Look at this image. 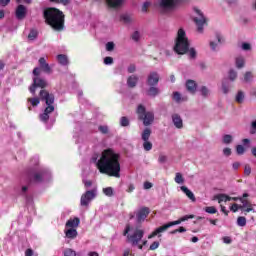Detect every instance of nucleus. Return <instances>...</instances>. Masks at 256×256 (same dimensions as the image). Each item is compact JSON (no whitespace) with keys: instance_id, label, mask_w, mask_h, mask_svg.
Masks as SVG:
<instances>
[{"instance_id":"obj_1","label":"nucleus","mask_w":256,"mask_h":256,"mask_svg":"<svg viewBox=\"0 0 256 256\" xmlns=\"http://www.w3.org/2000/svg\"><path fill=\"white\" fill-rule=\"evenodd\" d=\"M121 154L111 148L103 150L100 154H94L90 163L95 165L99 173L109 177H121Z\"/></svg>"},{"instance_id":"obj_2","label":"nucleus","mask_w":256,"mask_h":256,"mask_svg":"<svg viewBox=\"0 0 256 256\" xmlns=\"http://www.w3.org/2000/svg\"><path fill=\"white\" fill-rule=\"evenodd\" d=\"M189 38H187V33L183 28H180L177 32L174 51L178 55H185V53H189L190 59H196L197 51L195 48L189 49Z\"/></svg>"},{"instance_id":"obj_3","label":"nucleus","mask_w":256,"mask_h":256,"mask_svg":"<svg viewBox=\"0 0 256 256\" xmlns=\"http://www.w3.org/2000/svg\"><path fill=\"white\" fill-rule=\"evenodd\" d=\"M44 19L51 25L54 31H63L65 27V15L57 8H47L43 12Z\"/></svg>"},{"instance_id":"obj_4","label":"nucleus","mask_w":256,"mask_h":256,"mask_svg":"<svg viewBox=\"0 0 256 256\" xmlns=\"http://www.w3.org/2000/svg\"><path fill=\"white\" fill-rule=\"evenodd\" d=\"M124 237L127 238V243H130L132 247H138V249H143V244H140L145 237V230L141 226H131L126 225L124 232Z\"/></svg>"},{"instance_id":"obj_5","label":"nucleus","mask_w":256,"mask_h":256,"mask_svg":"<svg viewBox=\"0 0 256 256\" xmlns=\"http://www.w3.org/2000/svg\"><path fill=\"white\" fill-rule=\"evenodd\" d=\"M30 167L33 169V171H35L32 176V181H34V183H47L51 181L52 179L51 170L40 167L39 158L37 156H34L30 160Z\"/></svg>"},{"instance_id":"obj_6","label":"nucleus","mask_w":256,"mask_h":256,"mask_svg":"<svg viewBox=\"0 0 256 256\" xmlns=\"http://www.w3.org/2000/svg\"><path fill=\"white\" fill-rule=\"evenodd\" d=\"M40 99L41 101H45L47 105L44 112L40 114V121L47 123V121H49V115L55 111V106L53 105V103H55V95L48 93L47 90H41Z\"/></svg>"},{"instance_id":"obj_7","label":"nucleus","mask_w":256,"mask_h":256,"mask_svg":"<svg viewBox=\"0 0 256 256\" xmlns=\"http://www.w3.org/2000/svg\"><path fill=\"white\" fill-rule=\"evenodd\" d=\"M136 113L138 115V119H140V121H143V125L145 127H149V125H151L153 123V121H155V114H153V112L148 111L145 109V106L143 105H138Z\"/></svg>"},{"instance_id":"obj_8","label":"nucleus","mask_w":256,"mask_h":256,"mask_svg":"<svg viewBox=\"0 0 256 256\" xmlns=\"http://www.w3.org/2000/svg\"><path fill=\"white\" fill-rule=\"evenodd\" d=\"M33 84L32 87H30V93H32V95H35V88L39 87L40 89H45V87H47V80H45L44 78H41V68L36 67L33 70Z\"/></svg>"},{"instance_id":"obj_9","label":"nucleus","mask_w":256,"mask_h":256,"mask_svg":"<svg viewBox=\"0 0 256 256\" xmlns=\"http://www.w3.org/2000/svg\"><path fill=\"white\" fill-rule=\"evenodd\" d=\"M187 1L189 0H161L158 6L163 13H169V11H173L175 7L181 5V3H187Z\"/></svg>"},{"instance_id":"obj_10","label":"nucleus","mask_w":256,"mask_h":256,"mask_svg":"<svg viewBox=\"0 0 256 256\" xmlns=\"http://www.w3.org/2000/svg\"><path fill=\"white\" fill-rule=\"evenodd\" d=\"M181 219H178L176 221L169 222L168 224H164L163 226H160L156 228L151 234L148 235V239H154V237L161 238L163 237V233L169 229V227H173L175 225H181Z\"/></svg>"},{"instance_id":"obj_11","label":"nucleus","mask_w":256,"mask_h":256,"mask_svg":"<svg viewBox=\"0 0 256 256\" xmlns=\"http://www.w3.org/2000/svg\"><path fill=\"white\" fill-rule=\"evenodd\" d=\"M194 23L197 27L198 33H203V29L205 25H207V17L203 14V12L199 8H194Z\"/></svg>"},{"instance_id":"obj_12","label":"nucleus","mask_w":256,"mask_h":256,"mask_svg":"<svg viewBox=\"0 0 256 256\" xmlns=\"http://www.w3.org/2000/svg\"><path fill=\"white\" fill-rule=\"evenodd\" d=\"M95 197H97V189L86 191L80 198L81 207H89V204L93 199H95Z\"/></svg>"},{"instance_id":"obj_13","label":"nucleus","mask_w":256,"mask_h":256,"mask_svg":"<svg viewBox=\"0 0 256 256\" xmlns=\"http://www.w3.org/2000/svg\"><path fill=\"white\" fill-rule=\"evenodd\" d=\"M242 144H239L236 146V153L237 155H245V152L247 151V147L251 145V140L249 138H244L242 140Z\"/></svg>"},{"instance_id":"obj_14","label":"nucleus","mask_w":256,"mask_h":256,"mask_svg":"<svg viewBox=\"0 0 256 256\" xmlns=\"http://www.w3.org/2000/svg\"><path fill=\"white\" fill-rule=\"evenodd\" d=\"M15 15L18 21H23V19L27 17V7H25L23 4L18 5L15 11Z\"/></svg>"},{"instance_id":"obj_15","label":"nucleus","mask_w":256,"mask_h":256,"mask_svg":"<svg viewBox=\"0 0 256 256\" xmlns=\"http://www.w3.org/2000/svg\"><path fill=\"white\" fill-rule=\"evenodd\" d=\"M147 83L150 87H155L159 83V73L150 72L148 75Z\"/></svg>"},{"instance_id":"obj_16","label":"nucleus","mask_w":256,"mask_h":256,"mask_svg":"<svg viewBox=\"0 0 256 256\" xmlns=\"http://www.w3.org/2000/svg\"><path fill=\"white\" fill-rule=\"evenodd\" d=\"M149 215V208H142L136 214L137 223H143Z\"/></svg>"},{"instance_id":"obj_17","label":"nucleus","mask_w":256,"mask_h":256,"mask_svg":"<svg viewBox=\"0 0 256 256\" xmlns=\"http://www.w3.org/2000/svg\"><path fill=\"white\" fill-rule=\"evenodd\" d=\"M172 122L176 129H183V118L179 114L172 115Z\"/></svg>"},{"instance_id":"obj_18","label":"nucleus","mask_w":256,"mask_h":256,"mask_svg":"<svg viewBox=\"0 0 256 256\" xmlns=\"http://www.w3.org/2000/svg\"><path fill=\"white\" fill-rule=\"evenodd\" d=\"M81 223V220L77 217L75 218H70L67 222H66V229H76V227H79Z\"/></svg>"},{"instance_id":"obj_19","label":"nucleus","mask_w":256,"mask_h":256,"mask_svg":"<svg viewBox=\"0 0 256 256\" xmlns=\"http://www.w3.org/2000/svg\"><path fill=\"white\" fill-rule=\"evenodd\" d=\"M110 9H119L125 0H105Z\"/></svg>"},{"instance_id":"obj_20","label":"nucleus","mask_w":256,"mask_h":256,"mask_svg":"<svg viewBox=\"0 0 256 256\" xmlns=\"http://www.w3.org/2000/svg\"><path fill=\"white\" fill-rule=\"evenodd\" d=\"M213 201H218V203H227V201H231V196H228L227 194H218L214 196Z\"/></svg>"},{"instance_id":"obj_21","label":"nucleus","mask_w":256,"mask_h":256,"mask_svg":"<svg viewBox=\"0 0 256 256\" xmlns=\"http://www.w3.org/2000/svg\"><path fill=\"white\" fill-rule=\"evenodd\" d=\"M138 81H139V77H137L136 75H131L127 79V85L128 87L133 89L134 87H137Z\"/></svg>"},{"instance_id":"obj_22","label":"nucleus","mask_w":256,"mask_h":256,"mask_svg":"<svg viewBox=\"0 0 256 256\" xmlns=\"http://www.w3.org/2000/svg\"><path fill=\"white\" fill-rule=\"evenodd\" d=\"M180 189L182 192L185 193V195L188 197V199H190V201H193V202L196 201L195 194H193V192L189 190L187 186H181Z\"/></svg>"},{"instance_id":"obj_23","label":"nucleus","mask_w":256,"mask_h":256,"mask_svg":"<svg viewBox=\"0 0 256 256\" xmlns=\"http://www.w3.org/2000/svg\"><path fill=\"white\" fill-rule=\"evenodd\" d=\"M186 89L189 91V93H195L197 91V83L193 80H188L186 82Z\"/></svg>"},{"instance_id":"obj_24","label":"nucleus","mask_w":256,"mask_h":256,"mask_svg":"<svg viewBox=\"0 0 256 256\" xmlns=\"http://www.w3.org/2000/svg\"><path fill=\"white\" fill-rule=\"evenodd\" d=\"M65 235L67 237V239H75L77 238V229L76 228H68L67 230H65Z\"/></svg>"},{"instance_id":"obj_25","label":"nucleus","mask_w":256,"mask_h":256,"mask_svg":"<svg viewBox=\"0 0 256 256\" xmlns=\"http://www.w3.org/2000/svg\"><path fill=\"white\" fill-rule=\"evenodd\" d=\"M56 59H57L58 63L60 65H63L64 67L69 65V58H67V55H65V54L57 55Z\"/></svg>"},{"instance_id":"obj_26","label":"nucleus","mask_w":256,"mask_h":256,"mask_svg":"<svg viewBox=\"0 0 256 256\" xmlns=\"http://www.w3.org/2000/svg\"><path fill=\"white\" fill-rule=\"evenodd\" d=\"M236 69H243L245 67V57L237 56L235 58Z\"/></svg>"},{"instance_id":"obj_27","label":"nucleus","mask_w":256,"mask_h":256,"mask_svg":"<svg viewBox=\"0 0 256 256\" xmlns=\"http://www.w3.org/2000/svg\"><path fill=\"white\" fill-rule=\"evenodd\" d=\"M17 193L22 197H27L29 194V185H22L20 188H18Z\"/></svg>"},{"instance_id":"obj_28","label":"nucleus","mask_w":256,"mask_h":256,"mask_svg":"<svg viewBox=\"0 0 256 256\" xmlns=\"http://www.w3.org/2000/svg\"><path fill=\"white\" fill-rule=\"evenodd\" d=\"M151 138V128H145L141 133L142 141H149Z\"/></svg>"},{"instance_id":"obj_29","label":"nucleus","mask_w":256,"mask_h":256,"mask_svg":"<svg viewBox=\"0 0 256 256\" xmlns=\"http://www.w3.org/2000/svg\"><path fill=\"white\" fill-rule=\"evenodd\" d=\"M173 100H174L176 103H183V101H187V97H182V96H181V93H179V92H174V93H173Z\"/></svg>"},{"instance_id":"obj_30","label":"nucleus","mask_w":256,"mask_h":256,"mask_svg":"<svg viewBox=\"0 0 256 256\" xmlns=\"http://www.w3.org/2000/svg\"><path fill=\"white\" fill-rule=\"evenodd\" d=\"M221 43V35H216V41H210V49L217 51V45Z\"/></svg>"},{"instance_id":"obj_31","label":"nucleus","mask_w":256,"mask_h":256,"mask_svg":"<svg viewBox=\"0 0 256 256\" xmlns=\"http://www.w3.org/2000/svg\"><path fill=\"white\" fill-rule=\"evenodd\" d=\"M174 181L178 185H183L185 183V178H183V174L177 172Z\"/></svg>"},{"instance_id":"obj_32","label":"nucleus","mask_w":256,"mask_h":256,"mask_svg":"<svg viewBox=\"0 0 256 256\" xmlns=\"http://www.w3.org/2000/svg\"><path fill=\"white\" fill-rule=\"evenodd\" d=\"M202 97H209V95H211V90H209V88H207V86H202L199 89Z\"/></svg>"},{"instance_id":"obj_33","label":"nucleus","mask_w":256,"mask_h":256,"mask_svg":"<svg viewBox=\"0 0 256 256\" xmlns=\"http://www.w3.org/2000/svg\"><path fill=\"white\" fill-rule=\"evenodd\" d=\"M222 142L224 145H231V143H233V136L225 134L222 138Z\"/></svg>"},{"instance_id":"obj_34","label":"nucleus","mask_w":256,"mask_h":256,"mask_svg":"<svg viewBox=\"0 0 256 256\" xmlns=\"http://www.w3.org/2000/svg\"><path fill=\"white\" fill-rule=\"evenodd\" d=\"M39 35V32L35 29L30 30V33L28 34L29 41H35Z\"/></svg>"},{"instance_id":"obj_35","label":"nucleus","mask_w":256,"mask_h":256,"mask_svg":"<svg viewBox=\"0 0 256 256\" xmlns=\"http://www.w3.org/2000/svg\"><path fill=\"white\" fill-rule=\"evenodd\" d=\"M235 101L236 103H243V101H245V93H243V91H239L236 94Z\"/></svg>"},{"instance_id":"obj_36","label":"nucleus","mask_w":256,"mask_h":256,"mask_svg":"<svg viewBox=\"0 0 256 256\" xmlns=\"http://www.w3.org/2000/svg\"><path fill=\"white\" fill-rule=\"evenodd\" d=\"M159 93V88H157V87H150L149 89H148V95L150 96V97H157V94Z\"/></svg>"},{"instance_id":"obj_37","label":"nucleus","mask_w":256,"mask_h":256,"mask_svg":"<svg viewBox=\"0 0 256 256\" xmlns=\"http://www.w3.org/2000/svg\"><path fill=\"white\" fill-rule=\"evenodd\" d=\"M237 225L238 227H245V225H247V218L243 216H239L237 218Z\"/></svg>"},{"instance_id":"obj_38","label":"nucleus","mask_w":256,"mask_h":256,"mask_svg":"<svg viewBox=\"0 0 256 256\" xmlns=\"http://www.w3.org/2000/svg\"><path fill=\"white\" fill-rule=\"evenodd\" d=\"M28 103H30V105L32 107H37L39 105V103H41V100L37 97L35 98H28Z\"/></svg>"},{"instance_id":"obj_39","label":"nucleus","mask_w":256,"mask_h":256,"mask_svg":"<svg viewBox=\"0 0 256 256\" xmlns=\"http://www.w3.org/2000/svg\"><path fill=\"white\" fill-rule=\"evenodd\" d=\"M102 191H103L104 195H106V197H113L114 190L112 187L103 188Z\"/></svg>"},{"instance_id":"obj_40","label":"nucleus","mask_w":256,"mask_h":256,"mask_svg":"<svg viewBox=\"0 0 256 256\" xmlns=\"http://www.w3.org/2000/svg\"><path fill=\"white\" fill-rule=\"evenodd\" d=\"M143 149L144 151H151L153 149V143L149 140L143 141Z\"/></svg>"},{"instance_id":"obj_41","label":"nucleus","mask_w":256,"mask_h":256,"mask_svg":"<svg viewBox=\"0 0 256 256\" xmlns=\"http://www.w3.org/2000/svg\"><path fill=\"white\" fill-rule=\"evenodd\" d=\"M204 211L210 215H215V213H217V208H215V206H207L204 208Z\"/></svg>"},{"instance_id":"obj_42","label":"nucleus","mask_w":256,"mask_h":256,"mask_svg":"<svg viewBox=\"0 0 256 256\" xmlns=\"http://www.w3.org/2000/svg\"><path fill=\"white\" fill-rule=\"evenodd\" d=\"M228 79H230L231 81H235V79H237V72L235 71V69L229 70Z\"/></svg>"},{"instance_id":"obj_43","label":"nucleus","mask_w":256,"mask_h":256,"mask_svg":"<svg viewBox=\"0 0 256 256\" xmlns=\"http://www.w3.org/2000/svg\"><path fill=\"white\" fill-rule=\"evenodd\" d=\"M240 203H242V205H239L240 209H245V207H251L249 200L245 198H240Z\"/></svg>"},{"instance_id":"obj_44","label":"nucleus","mask_w":256,"mask_h":256,"mask_svg":"<svg viewBox=\"0 0 256 256\" xmlns=\"http://www.w3.org/2000/svg\"><path fill=\"white\" fill-rule=\"evenodd\" d=\"M64 256H77V252L71 248H66L64 250Z\"/></svg>"},{"instance_id":"obj_45","label":"nucleus","mask_w":256,"mask_h":256,"mask_svg":"<svg viewBox=\"0 0 256 256\" xmlns=\"http://www.w3.org/2000/svg\"><path fill=\"white\" fill-rule=\"evenodd\" d=\"M121 127H129V118L123 116L120 118Z\"/></svg>"},{"instance_id":"obj_46","label":"nucleus","mask_w":256,"mask_h":256,"mask_svg":"<svg viewBox=\"0 0 256 256\" xmlns=\"http://www.w3.org/2000/svg\"><path fill=\"white\" fill-rule=\"evenodd\" d=\"M132 41H135V43H138V41L141 39V33L139 31H135L132 36Z\"/></svg>"},{"instance_id":"obj_47","label":"nucleus","mask_w":256,"mask_h":256,"mask_svg":"<svg viewBox=\"0 0 256 256\" xmlns=\"http://www.w3.org/2000/svg\"><path fill=\"white\" fill-rule=\"evenodd\" d=\"M98 130L100 131V133H102L103 135H107V133H109V127L107 125H101L98 127Z\"/></svg>"},{"instance_id":"obj_48","label":"nucleus","mask_w":256,"mask_h":256,"mask_svg":"<svg viewBox=\"0 0 256 256\" xmlns=\"http://www.w3.org/2000/svg\"><path fill=\"white\" fill-rule=\"evenodd\" d=\"M251 79H253V74L251 72H246L244 74V78H243V81L245 83H249V81H251Z\"/></svg>"},{"instance_id":"obj_49","label":"nucleus","mask_w":256,"mask_h":256,"mask_svg":"<svg viewBox=\"0 0 256 256\" xmlns=\"http://www.w3.org/2000/svg\"><path fill=\"white\" fill-rule=\"evenodd\" d=\"M121 20L124 21V23H131L133 19L128 14H124L121 16Z\"/></svg>"},{"instance_id":"obj_50","label":"nucleus","mask_w":256,"mask_h":256,"mask_svg":"<svg viewBox=\"0 0 256 256\" xmlns=\"http://www.w3.org/2000/svg\"><path fill=\"white\" fill-rule=\"evenodd\" d=\"M239 209H241V207H239V204L237 203H234L230 206V211H232V213H237Z\"/></svg>"},{"instance_id":"obj_51","label":"nucleus","mask_w":256,"mask_h":256,"mask_svg":"<svg viewBox=\"0 0 256 256\" xmlns=\"http://www.w3.org/2000/svg\"><path fill=\"white\" fill-rule=\"evenodd\" d=\"M149 7H151V2L149 1L144 2L142 5V13H147V9H149Z\"/></svg>"},{"instance_id":"obj_52","label":"nucleus","mask_w":256,"mask_h":256,"mask_svg":"<svg viewBox=\"0 0 256 256\" xmlns=\"http://www.w3.org/2000/svg\"><path fill=\"white\" fill-rule=\"evenodd\" d=\"M159 241H154L151 245H150V251H155L156 249H159Z\"/></svg>"},{"instance_id":"obj_53","label":"nucleus","mask_w":256,"mask_h":256,"mask_svg":"<svg viewBox=\"0 0 256 256\" xmlns=\"http://www.w3.org/2000/svg\"><path fill=\"white\" fill-rule=\"evenodd\" d=\"M104 64L105 65H113V57L107 56L104 58Z\"/></svg>"},{"instance_id":"obj_54","label":"nucleus","mask_w":256,"mask_h":256,"mask_svg":"<svg viewBox=\"0 0 256 256\" xmlns=\"http://www.w3.org/2000/svg\"><path fill=\"white\" fill-rule=\"evenodd\" d=\"M256 133V120L255 121H252L251 123V129H250V134L251 135H255Z\"/></svg>"},{"instance_id":"obj_55","label":"nucleus","mask_w":256,"mask_h":256,"mask_svg":"<svg viewBox=\"0 0 256 256\" xmlns=\"http://www.w3.org/2000/svg\"><path fill=\"white\" fill-rule=\"evenodd\" d=\"M113 49H115V43L113 42H108L106 44V51H113Z\"/></svg>"},{"instance_id":"obj_56","label":"nucleus","mask_w":256,"mask_h":256,"mask_svg":"<svg viewBox=\"0 0 256 256\" xmlns=\"http://www.w3.org/2000/svg\"><path fill=\"white\" fill-rule=\"evenodd\" d=\"M40 69H42V71H44V73H48V74L51 73V66H49V64H45Z\"/></svg>"},{"instance_id":"obj_57","label":"nucleus","mask_w":256,"mask_h":256,"mask_svg":"<svg viewBox=\"0 0 256 256\" xmlns=\"http://www.w3.org/2000/svg\"><path fill=\"white\" fill-rule=\"evenodd\" d=\"M244 175H246L247 177H249V175H251V166L245 165V167H244Z\"/></svg>"},{"instance_id":"obj_58","label":"nucleus","mask_w":256,"mask_h":256,"mask_svg":"<svg viewBox=\"0 0 256 256\" xmlns=\"http://www.w3.org/2000/svg\"><path fill=\"white\" fill-rule=\"evenodd\" d=\"M222 91H223L224 95H227V93H229V86H227V84H225V82L222 83Z\"/></svg>"},{"instance_id":"obj_59","label":"nucleus","mask_w":256,"mask_h":256,"mask_svg":"<svg viewBox=\"0 0 256 256\" xmlns=\"http://www.w3.org/2000/svg\"><path fill=\"white\" fill-rule=\"evenodd\" d=\"M223 155H225V157H230V155H231V148H228V147L224 148L223 149Z\"/></svg>"},{"instance_id":"obj_60","label":"nucleus","mask_w":256,"mask_h":256,"mask_svg":"<svg viewBox=\"0 0 256 256\" xmlns=\"http://www.w3.org/2000/svg\"><path fill=\"white\" fill-rule=\"evenodd\" d=\"M158 161L159 163H167V156L160 154Z\"/></svg>"},{"instance_id":"obj_61","label":"nucleus","mask_w":256,"mask_h":256,"mask_svg":"<svg viewBox=\"0 0 256 256\" xmlns=\"http://www.w3.org/2000/svg\"><path fill=\"white\" fill-rule=\"evenodd\" d=\"M241 47H242L243 51L251 50V44H249V43H243Z\"/></svg>"},{"instance_id":"obj_62","label":"nucleus","mask_w":256,"mask_h":256,"mask_svg":"<svg viewBox=\"0 0 256 256\" xmlns=\"http://www.w3.org/2000/svg\"><path fill=\"white\" fill-rule=\"evenodd\" d=\"M11 3V0H0V7H7Z\"/></svg>"},{"instance_id":"obj_63","label":"nucleus","mask_w":256,"mask_h":256,"mask_svg":"<svg viewBox=\"0 0 256 256\" xmlns=\"http://www.w3.org/2000/svg\"><path fill=\"white\" fill-rule=\"evenodd\" d=\"M193 215H186L180 218V221L183 223L185 221H188V219H193Z\"/></svg>"},{"instance_id":"obj_64","label":"nucleus","mask_w":256,"mask_h":256,"mask_svg":"<svg viewBox=\"0 0 256 256\" xmlns=\"http://www.w3.org/2000/svg\"><path fill=\"white\" fill-rule=\"evenodd\" d=\"M122 256H135V254L131 253V250L126 249V250H124Z\"/></svg>"}]
</instances>
